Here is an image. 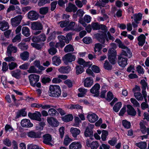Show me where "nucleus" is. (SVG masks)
<instances>
[{"label":"nucleus","mask_w":149,"mask_h":149,"mask_svg":"<svg viewBox=\"0 0 149 149\" xmlns=\"http://www.w3.org/2000/svg\"><path fill=\"white\" fill-rule=\"evenodd\" d=\"M49 94L51 97H59L61 94L60 86L56 85H50L49 88Z\"/></svg>","instance_id":"1"},{"label":"nucleus","mask_w":149,"mask_h":149,"mask_svg":"<svg viewBox=\"0 0 149 149\" xmlns=\"http://www.w3.org/2000/svg\"><path fill=\"white\" fill-rule=\"evenodd\" d=\"M23 18V16L19 15L16 16L10 19L11 24L13 27H16L20 23Z\"/></svg>","instance_id":"2"},{"label":"nucleus","mask_w":149,"mask_h":149,"mask_svg":"<svg viewBox=\"0 0 149 149\" xmlns=\"http://www.w3.org/2000/svg\"><path fill=\"white\" fill-rule=\"evenodd\" d=\"M30 83L33 87L36 86V84L39 81L40 76L35 74H31L28 77Z\"/></svg>","instance_id":"3"},{"label":"nucleus","mask_w":149,"mask_h":149,"mask_svg":"<svg viewBox=\"0 0 149 149\" xmlns=\"http://www.w3.org/2000/svg\"><path fill=\"white\" fill-rule=\"evenodd\" d=\"M39 17V14L36 11L31 10L27 14L28 18L31 21L37 20Z\"/></svg>","instance_id":"4"},{"label":"nucleus","mask_w":149,"mask_h":149,"mask_svg":"<svg viewBox=\"0 0 149 149\" xmlns=\"http://www.w3.org/2000/svg\"><path fill=\"white\" fill-rule=\"evenodd\" d=\"M28 116L32 119L36 120L39 121H41V117L42 115L39 112L37 111L33 113L29 112L28 114Z\"/></svg>","instance_id":"5"},{"label":"nucleus","mask_w":149,"mask_h":149,"mask_svg":"<svg viewBox=\"0 0 149 149\" xmlns=\"http://www.w3.org/2000/svg\"><path fill=\"white\" fill-rule=\"evenodd\" d=\"M58 39L59 41L56 44L55 47L57 48H63L65 45V42L64 40L65 39V37L62 35L59 36H58Z\"/></svg>","instance_id":"6"},{"label":"nucleus","mask_w":149,"mask_h":149,"mask_svg":"<svg viewBox=\"0 0 149 149\" xmlns=\"http://www.w3.org/2000/svg\"><path fill=\"white\" fill-rule=\"evenodd\" d=\"M43 28L42 24L39 21L34 22L31 24V28L33 30H41Z\"/></svg>","instance_id":"7"},{"label":"nucleus","mask_w":149,"mask_h":149,"mask_svg":"<svg viewBox=\"0 0 149 149\" xmlns=\"http://www.w3.org/2000/svg\"><path fill=\"white\" fill-rule=\"evenodd\" d=\"M94 127V126L93 125L89 123L88 124L84 132V135L86 137L93 136V132L92 129Z\"/></svg>","instance_id":"8"},{"label":"nucleus","mask_w":149,"mask_h":149,"mask_svg":"<svg viewBox=\"0 0 149 149\" xmlns=\"http://www.w3.org/2000/svg\"><path fill=\"white\" fill-rule=\"evenodd\" d=\"M86 117L88 121L91 123H94L98 119V117L95 113H89Z\"/></svg>","instance_id":"9"},{"label":"nucleus","mask_w":149,"mask_h":149,"mask_svg":"<svg viewBox=\"0 0 149 149\" xmlns=\"http://www.w3.org/2000/svg\"><path fill=\"white\" fill-rule=\"evenodd\" d=\"M17 51V47L12 44L9 45L7 48V53L8 56H11L13 53H16Z\"/></svg>","instance_id":"10"},{"label":"nucleus","mask_w":149,"mask_h":149,"mask_svg":"<svg viewBox=\"0 0 149 149\" xmlns=\"http://www.w3.org/2000/svg\"><path fill=\"white\" fill-rule=\"evenodd\" d=\"M47 121L50 125L53 127H57L59 125V123L57 120L52 117H47Z\"/></svg>","instance_id":"11"},{"label":"nucleus","mask_w":149,"mask_h":149,"mask_svg":"<svg viewBox=\"0 0 149 149\" xmlns=\"http://www.w3.org/2000/svg\"><path fill=\"white\" fill-rule=\"evenodd\" d=\"M127 58L123 57V56H118V65L122 67H124L127 64Z\"/></svg>","instance_id":"12"},{"label":"nucleus","mask_w":149,"mask_h":149,"mask_svg":"<svg viewBox=\"0 0 149 149\" xmlns=\"http://www.w3.org/2000/svg\"><path fill=\"white\" fill-rule=\"evenodd\" d=\"M77 10V8L75 5L70 3H68V6L65 9V11L68 12L75 13Z\"/></svg>","instance_id":"13"},{"label":"nucleus","mask_w":149,"mask_h":149,"mask_svg":"<svg viewBox=\"0 0 149 149\" xmlns=\"http://www.w3.org/2000/svg\"><path fill=\"white\" fill-rule=\"evenodd\" d=\"M21 125L24 127H33V125L30 120L26 119H23L21 120Z\"/></svg>","instance_id":"14"},{"label":"nucleus","mask_w":149,"mask_h":149,"mask_svg":"<svg viewBox=\"0 0 149 149\" xmlns=\"http://www.w3.org/2000/svg\"><path fill=\"white\" fill-rule=\"evenodd\" d=\"M100 85L98 84H95L90 90L91 92L93 94H95L96 96L99 95Z\"/></svg>","instance_id":"15"},{"label":"nucleus","mask_w":149,"mask_h":149,"mask_svg":"<svg viewBox=\"0 0 149 149\" xmlns=\"http://www.w3.org/2000/svg\"><path fill=\"white\" fill-rule=\"evenodd\" d=\"M41 132H35L33 131L28 133V136L33 138H40L41 137Z\"/></svg>","instance_id":"16"},{"label":"nucleus","mask_w":149,"mask_h":149,"mask_svg":"<svg viewBox=\"0 0 149 149\" xmlns=\"http://www.w3.org/2000/svg\"><path fill=\"white\" fill-rule=\"evenodd\" d=\"M77 62L79 64L83 65L84 67H88L89 68L92 64L91 62L89 61L86 62L83 59L81 58H79Z\"/></svg>","instance_id":"17"},{"label":"nucleus","mask_w":149,"mask_h":149,"mask_svg":"<svg viewBox=\"0 0 149 149\" xmlns=\"http://www.w3.org/2000/svg\"><path fill=\"white\" fill-rule=\"evenodd\" d=\"M43 140V142L46 144L50 145L52 140L51 136L49 134H46L42 136Z\"/></svg>","instance_id":"18"},{"label":"nucleus","mask_w":149,"mask_h":149,"mask_svg":"<svg viewBox=\"0 0 149 149\" xmlns=\"http://www.w3.org/2000/svg\"><path fill=\"white\" fill-rule=\"evenodd\" d=\"M71 68L69 66H62L58 70L59 72L63 74H68L71 71Z\"/></svg>","instance_id":"19"},{"label":"nucleus","mask_w":149,"mask_h":149,"mask_svg":"<svg viewBox=\"0 0 149 149\" xmlns=\"http://www.w3.org/2000/svg\"><path fill=\"white\" fill-rule=\"evenodd\" d=\"M127 107L128 114L132 116H135L136 114V111L134 108L130 105H127Z\"/></svg>","instance_id":"20"},{"label":"nucleus","mask_w":149,"mask_h":149,"mask_svg":"<svg viewBox=\"0 0 149 149\" xmlns=\"http://www.w3.org/2000/svg\"><path fill=\"white\" fill-rule=\"evenodd\" d=\"M63 61L64 63L66 65H68L69 63L74 61L75 59V56H63Z\"/></svg>","instance_id":"21"},{"label":"nucleus","mask_w":149,"mask_h":149,"mask_svg":"<svg viewBox=\"0 0 149 149\" xmlns=\"http://www.w3.org/2000/svg\"><path fill=\"white\" fill-rule=\"evenodd\" d=\"M46 39V37L44 33H42L37 37H33L32 39L33 42H38L40 41H45Z\"/></svg>","instance_id":"22"},{"label":"nucleus","mask_w":149,"mask_h":149,"mask_svg":"<svg viewBox=\"0 0 149 149\" xmlns=\"http://www.w3.org/2000/svg\"><path fill=\"white\" fill-rule=\"evenodd\" d=\"M9 28V24L5 20L0 22V30L4 31Z\"/></svg>","instance_id":"23"},{"label":"nucleus","mask_w":149,"mask_h":149,"mask_svg":"<svg viewBox=\"0 0 149 149\" xmlns=\"http://www.w3.org/2000/svg\"><path fill=\"white\" fill-rule=\"evenodd\" d=\"M93 82L92 78L90 77H87L84 80V86L85 87H90L92 85Z\"/></svg>","instance_id":"24"},{"label":"nucleus","mask_w":149,"mask_h":149,"mask_svg":"<svg viewBox=\"0 0 149 149\" xmlns=\"http://www.w3.org/2000/svg\"><path fill=\"white\" fill-rule=\"evenodd\" d=\"M82 146L79 142H73L69 145L70 149H81Z\"/></svg>","instance_id":"25"},{"label":"nucleus","mask_w":149,"mask_h":149,"mask_svg":"<svg viewBox=\"0 0 149 149\" xmlns=\"http://www.w3.org/2000/svg\"><path fill=\"white\" fill-rule=\"evenodd\" d=\"M139 125L140 130L142 133L144 134L147 133L148 134H149V128H147L142 122L140 123Z\"/></svg>","instance_id":"26"},{"label":"nucleus","mask_w":149,"mask_h":149,"mask_svg":"<svg viewBox=\"0 0 149 149\" xmlns=\"http://www.w3.org/2000/svg\"><path fill=\"white\" fill-rule=\"evenodd\" d=\"M146 37L143 34H141L137 38L139 41L138 44L139 46H142L144 44L145 42Z\"/></svg>","instance_id":"27"},{"label":"nucleus","mask_w":149,"mask_h":149,"mask_svg":"<svg viewBox=\"0 0 149 149\" xmlns=\"http://www.w3.org/2000/svg\"><path fill=\"white\" fill-rule=\"evenodd\" d=\"M26 109L24 108L21 109L17 112L15 118L17 119L21 116H25L27 115V113L25 111Z\"/></svg>","instance_id":"28"},{"label":"nucleus","mask_w":149,"mask_h":149,"mask_svg":"<svg viewBox=\"0 0 149 149\" xmlns=\"http://www.w3.org/2000/svg\"><path fill=\"white\" fill-rule=\"evenodd\" d=\"M45 125V122L44 121H40L38 123L36 124L35 127L36 130L41 131L43 130L44 127Z\"/></svg>","instance_id":"29"},{"label":"nucleus","mask_w":149,"mask_h":149,"mask_svg":"<svg viewBox=\"0 0 149 149\" xmlns=\"http://www.w3.org/2000/svg\"><path fill=\"white\" fill-rule=\"evenodd\" d=\"M84 13V12L83 10L79 9L77 10L76 13L73 14V17L75 19L77 18V17H79V18H81Z\"/></svg>","instance_id":"30"},{"label":"nucleus","mask_w":149,"mask_h":149,"mask_svg":"<svg viewBox=\"0 0 149 149\" xmlns=\"http://www.w3.org/2000/svg\"><path fill=\"white\" fill-rule=\"evenodd\" d=\"M70 132L72 136L74 138L77 137V135L79 134L80 131L76 128L72 127L70 129Z\"/></svg>","instance_id":"31"},{"label":"nucleus","mask_w":149,"mask_h":149,"mask_svg":"<svg viewBox=\"0 0 149 149\" xmlns=\"http://www.w3.org/2000/svg\"><path fill=\"white\" fill-rule=\"evenodd\" d=\"M96 37L98 41L102 43H104L105 41V35L104 34L98 33L96 35Z\"/></svg>","instance_id":"32"},{"label":"nucleus","mask_w":149,"mask_h":149,"mask_svg":"<svg viewBox=\"0 0 149 149\" xmlns=\"http://www.w3.org/2000/svg\"><path fill=\"white\" fill-rule=\"evenodd\" d=\"M102 48V45L99 43H97L95 44L94 48V51L95 53L97 52L98 54L96 55H100L101 54V50Z\"/></svg>","instance_id":"33"},{"label":"nucleus","mask_w":149,"mask_h":149,"mask_svg":"<svg viewBox=\"0 0 149 149\" xmlns=\"http://www.w3.org/2000/svg\"><path fill=\"white\" fill-rule=\"evenodd\" d=\"M30 29L27 27H23L22 29V34L26 37L29 36L30 33Z\"/></svg>","instance_id":"34"},{"label":"nucleus","mask_w":149,"mask_h":149,"mask_svg":"<svg viewBox=\"0 0 149 149\" xmlns=\"http://www.w3.org/2000/svg\"><path fill=\"white\" fill-rule=\"evenodd\" d=\"M78 91L80 92V93L78 94V96L79 97H80L84 96L87 91V89L83 88H79L78 89Z\"/></svg>","instance_id":"35"},{"label":"nucleus","mask_w":149,"mask_h":149,"mask_svg":"<svg viewBox=\"0 0 149 149\" xmlns=\"http://www.w3.org/2000/svg\"><path fill=\"white\" fill-rule=\"evenodd\" d=\"M52 60L53 64L56 66H58L61 63V61L58 56H53Z\"/></svg>","instance_id":"36"},{"label":"nucleus","mask_w":149,"mask_h":149,"mask_svg":"<svg viewBox=\"0 0 149 149\" xmlns=\"http://www.w3.org/2000/svg\"><path fill=\"white\" fill-rule=\"evenodd\" d=\"M141 84L142 86V93L146 92V88H148V84L146 82V81L144 79L141 80Z\"/></svg>","instance_id":"37"},{"label":"nucleus","mask_w":149,"mask_h":149,"mask_svg":"<svg viewBox=\"0 0 149 149\" xmlns=\"http://www.w3.org/2000/svg\"><path fill=\"white\" fill-rule=\"evenodd\" d=\"M75 25V22H71L63 30L65 31H68L70 30H73L74 29Z\"/></svg>","instance_id":"38"},{"label":"nucleus","mask_w":149,"mask_h":149,"mask_svg":"<svg viewBox=\"0 0 149 149\" xmlns=\"http://www.w3.org/2000/svg\"><path fill=\"white\" fill-rule=\"evenodd\" d=\"M136 146L141 149H145L147 147V144L146 142H141L136 144Z\"/></svg>","instance_id":"39"},{"label":"nucleus","mask_w":149,"mask_h":149,"mask_svg":"<svg viewBox=\"0 0 149 149\" xmlns=\"http://www.w3.org/2000/svg\"><path fill=\"white\" fill-rule=\"evenodd\" d=\"M18 47L22 50H26L28 48L27 44L24 42H21L18 45Z\"/></svg>","instance_id":"40"},{"label":"nucleus","mask_w":149,"mask_h":149,"mask_svg":"<svg viewBox=\"0 0 149 149\" xmlns=\"http://www.w3.org/2000/svg\"><path fill=\"white\" fill-rule=\"evenodd\" d=\"M76 73L77 75L81 74L84 71L83 68L81 66L78 65L75 67Z\"/></svg>","instance_id":"41"},{"label":"nucleus","mask_w":149,"mask_h":149,"mask_svg":"<svg viewBox=\"0 0 149 149\" xmlns=\"http://www.w3.org/2000/svg\"><path fill=\"white\" fill-rule=\"evenodd\" d=\"M122 105V104L121 102H117L113 107V110L116 112H118L121 108Z\"/></svg>","instance_id":"42"},{"label":"nucleus","mask_w":149,"mask_h":149,"mask_svg":"<svg viewBox=\"0 0 149 149\" xmlns=\"http://www.w3.org/2000/svg\"><path fill=\"white\" fill-rule=\"evenodd\" d=\"M135 97L138 101H142L143 100V96L139 92H135L134 93Z\"/></svg>","instance_id":"43"},{"label":"nucleus","mask_w":149,"mask_h":149,"mask_svg":"<svg viewBox=\"0 0 149 149\" xmlns=\"http://www.w3.org/2000/svg\"><path fill=\"white\" fill-rule=\"evenodd\" d=\"M11 74L12 76L17 79L19 77L21 74L20 71L19 70H18L17 71H12L11 72Z\"/></svg>","instance_id":"44"},{"label":"nucleus","mask_w":149,"mask_h":149,"mask_svg":"<svg viewBox=\"0 0 149 149\" xmlns=\"http://www.w3.org/2000/svg\"><path fill=\"white\" fill-rule=\"evenodd\" d=\"M133 17L134 21L139 22L141 19L142 14L141 13H138L137 14H135L133 15Z\"/></svg>","instance_id":"45"},{"label":"nucleus","mask_w":149,"mask_h":149,"mask_svg":"<svg viewBox=\"0 0 149 149\" xmlns=\"http://www.w3.org/2000/svg\"><path fill=\"white\" fill-rule=\"evenodd\" d=\"M48 7H42L39 9V13L41 15H45L48 12Z\"/></svg>","instance_id":"46"},{"label":"nucleus","mask_w":149,"mask_h":149,"mask_svg":"<svg viewBox=\"0 0 149 149\" xmlns=\"http://www.w3.org/2000/svg\"><path fill=\"white\" fill-rule=\"evenodd\" d=\"M48 113L50 116H53L58 114V112L54 109L52 108L49 109L48 111Z\"/></svg>","instance_id":"47"},{"label":"nucleus","mask_w":149,"mask_h":149,"mask_svg":"<svg viewBox=\"0 0 149 149\" xmlns=\"http://www.w3.org/2000/svg\"><path fill=\"white\" fill-rule=\"evenodd\" d=\"M72 33H68L65 37V39L64 40L66 43L68 44L69 42L72 39Z\"/></svg>","instance_id":"48"},{"label":"nucleus","mask_w":149,"mask_h":149,"mask_svg":"<svg viewBox=\"0 0 149 149\" xmlns=\"http://www.w3.org/2000/svg\"><path fill=\"white\" fill-rule=\"evenodd\" d=\"M74 49L73 46L71 45H68L66 46L64 48V51L66 52H72Z\"/></svg>","instance_id":"49"},{"label":"nucleus","mask_w":149,"mask_h":149,"mask_svg":"<svg viewBox=\"0 0 149 149\" xmlns=\"http://www.w3.org/2000/svg\"><path fill=\"white\" fill-rule=\"evenodd\" d=\"M115 42L118 43V47L119 48L123 49H125L127 47L124 45L121 40L119 39H116Z\"/></svg>","instance_id":"50"},{"label":"nucleus","mask_w":149,"mask_h":149,"mask_svg":"<svg viewBox=\"0 0 149 149\" xmlns=\"http://www.w3.org/2000/svg\"><path fill=\"white\" fill-rule=\"evenodd\" d=\"M63 119L65 122H68L73 120V117L72 115L69 114L65 115L63 118Z\"/></svg>","instance_id":"51"},{"label":"nucleus","mask_w":149,"mask_h":149,"mask_svg":"<svg viewBox=\"0 0 149 149\" xmlns=\"http://www.w3.org/2000/svg\"><path fill=\"white\" fill-rule=\"evenodd\" d=\"M104 67L105 69L110 70L112 69V66L110 64L107 60H106L104 64Z\"/></svg>","instance_id":"52"},{"label":"nucleus","mask_w":149,"mask_h":149,"mask_svg":"<svg viewBox=\"0 0 149 149\" xmlns=\"http://www.w3.org/2000/svg\"><path fill=\"white\" fill-rule=\"evenodd\" d=\"M108 54L109 56H116L117 52L115 49L110 48L108 50Z\"/></svg>","instance_id":"53"},{"label":"nucleus","mask_w":149,"mask_h":149,"mask_svg":"<svg viewBox=\"0 0 149 149\" xmlns=\"http://www.w3.org/2000/svg\"><path fill=\"white\" fill-rule=\"evenodd\" d=\"M108 60L110 63L112 65L115 64L116 62V56H108Z\"/></svg>","instance_id":"54"},{"label":"nucleus","mask_w":149,"mask_h":149,"mask_svg":"<svg viewBox=\"0 0 149 149\" xmlns=\"http://www.w3.org/2000/svg\"><path fill=\"white\" fill-rule=\"evenodd\" d=\"M122 124L123 126L126 128L129 129L130 127L131 124L130 122L125 120H123Z\"/></svg>","instance_id":"55"},{"label":"nucleus","mask_w":149,"mask_h":149,"mask_svg":"<svg viewBox=\"0 0 149 149\" xmlns=\"http://www.w3.org/2000/svg\"><path fill=\"white\" fill-rule=\"evenodd\" d=\"M125 49V51H123L122 55L124 56H127L128 55H132V53L131 52L130 50L127 47Z\"/></svg>","instance_id":"56"},{"label":"nucleus","mask_w":149,"mask_h":149,"mask_svg":"<svg viewBox=\"0 0 149 149\" xmlns=\"http://www.w3.org/2000/svg\"><path fill=\"white\" fill-rule=\"evenodd\" d=\"M21 34H19L15 36L12 39L13 42H19L21 40Z\"/></svg>","instance_id":"57"},{"label":"nucleus","mask_w":149,"mask_h":149,"mask_svg":"<svg viewBox=\"0 0 149 149\" xmlns=\"http://www.w3.org/2000/svg\"><path fill=\"white\" fill-rule=\"evenodd\" d=\"M99 146L97 141H93L91 144L90 147L91 149H97Z\"/></svg>","instance_id":"58"},{"label":"nucleus","mask_w":149,"mask_h":149,"mask_svg":"<svg viewBox=\"0 0 149 149\" xmlns=\"http://www.w3.org/2000/svg\"><path fill=\"white\" fill-rule=\"evenodd\" d=\"M130 101L134 107H140V104L135 99L132 98L130 99Z\"/></svg>","instance_id":"59"},{"label":"nucleus","mask_w":149,"mask_h":149,"mask_svg":"<svg viewBox=\"0 0 149 149\" xmlns=\"http://www.w3.org/2000/svg\"><path fill=\"white\" fill-rule=\"evenodd\" d=\"M108 134V132L104 130L102 131V134L101 135V139L103 141H105L106 140L107 136Z\"/></svg>","instance_id":"60"},{"label":"nucleus","mask_w":149,"mask_h":149,"mask_svg":"<svg viewBox=\"0 0 149 149\" xmlns=\"http://www.w3.org/2000/svg\"><path fill=\"white\" fill-rule=\"evenodd\" d=\"M83 42L86 44H90L92 42V39L89 37H85L83 39Z\"/></svg>","instance_id":"61"},{"label":"nucleus","mask_w":149,"mask_h":149,"mask_svg":"<svg viewBox=\"0 0 149 149\" xmlns=\"http://www.w3.org/2000/svg\"><path fill=\"white\" fill-rule=\"evenodd\" d=\"M51 81V79L49 77H44L41 79L42 82L45 84L49 83Z\"/></svg>","instance_id":"62"},{"label":"nucleus","mask_w":149,"mask_h":149,"mask_svg":"<svg viewBox=\"0 0 149 149\" xmlns=\"http://www.w3.org/2000/svg\"><path fill=\"white\" fill-rule=\"evenodd\" d=\"M27 149H41L38 146L33 144H28L27 146Z\"/></svg>","instance_id":"63"},{"label":"nucleus","mask_w":149,"mask_h":149,"mask_svg":"<svg viewBox=\"0 0 149 149\" xmlns=\"http://www.w3.org/2000/svg\"><path fill=\"white\" fill-rule=\"evenodd\" d=\"M100 25L98 23H93L91 24V27L94 30L99 29Z\"/></svg>","instance_id":"64"}]
</instances>
